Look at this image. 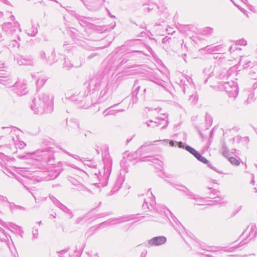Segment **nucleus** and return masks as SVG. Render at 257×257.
Returning <instances> with one entry per match:
<instances>
[{
    "label": "nucleus",
    "instance_id": "1",
    "mask_svg": "<svg viewBox=\"0 0 257 257\" xmlns=\"http://www.w3.org/2000/svg\"><path fill=\"white\" fill-rule=\"evenodd\" d=\"M31 109L37 114L48 113L52 111L53 97L47 92H42L37 94L33 100Z\"/></svg>",
    "mask_w": 257,
    "mask_h": 257
},
{
    "label": "nucleus",
    "instance_id": "2",
    "mask_svg": "<svg viewBox=\"0 0 257 257\" xmlns=\"http://www.w3.org/2000/svg\"><path fill=\"white\" fill-rule=\"evenodd\" d=\"M3 30L6 33V36L3 38L1 35L0 41L6 40L9 41V46L12 47L19 48L22 42L21 30L17 22H8L3 25Z\"/></svg>",
    "mask_w": 257,
    "mask_h": 257
},
{
    "label": "nucleus",
    "instance_id": "3",
    "mask_svg": "<svg viewBox=\"0 0 257 257\" xmlns=\"http://www.w3.org/2000/svg\"><path fill=\"white\" fill-rule=\"evenodd\" d=\"M204 72L206 74L211 76H215V77L220 80H224L227 79L230 73L229 71L226 70H220L219 68H215L212 66H209L206 67L204 70Z\"/></svg>",
    "mask_w": 257,
    "mask_h": 257
},
{
    "label": "nucleus",
    "instance_id": "4",
    "mask_svg": "<svg viewBox=\"0 0 257 257\" xmlns=\"http://www.w3.org/2000/svg\"><path fill=\"white\" fill-rule=\"evenodd\" d=\"M85 93L86 92L84 90L79 92H76L69 97L72 101L80 104L81 107L87 108L91 105V103L88 102L89 99Z\"/></svg>",
    "mask_w": 257,
    "mask_h": 257
},
{
    "label": "nucleus",
    "instance_id": "5",
    "mask_svg": "<svg viewBox=\"0 0 257 257\" xmlns=\"http://www.w3.org/2000/svg\"><path fill=\"white\" fill-rule=\"evenodd\" d=\"M34 155L37 158L36 159L39 161H43L49 164H52L53 162V153L49 149L38 150L34 153Z\"/></svg>",
    "mask_w": 257,
    "mask_h": 257
},
{
    "label": "nucleus",
    "instance_id": "6",
    "mask_svg": "<svg viewBox=\"0 0 257 257\" xmlns=\"http://www.w3.org/2000/svg\"><path fill=\"white\" fill-rule=\"evenodd\" d=\"M6 76L11 79L9 76ZM11 80H12V79H11ZM12 83V81H11V83L8 87L12 86V85H11ZM7 86L8 87V86ZM13 87H14L13 90L18 95L22 96L26 94L27 92V82L24 79H18L14 83V85H13Z\"/></svg>",
    "mask_w": 257,
    "mask_h": 257
},
{
    "label": "nucleus",
    "instance_id": "7",
    "mask_svg": "<svg viewBox=\"0 0 257 257\" xmlns=\"http://www.w3.org/2000/svg\"><path fill=\"white\" fill-rule=\"evenodd\" d=\"M223 87L229 97L235 98L238 95V88L236 82L233 81L225 82Z\"/></svg>",
    "mask_w": 257,
    "mask_h": 257
},
{
    "label": "nucleus",
    "instance_id": "8",
    "mask_svg": "<svg viewBox=\"0 0 257 257\" xmlns=\"http://www.w3.org/2000/svg\"><path fill=\"white\" fill-rule=\"evenodd\" d=\"M179 148H184L190 154L193 155L198 161L203 163L204 164H207L208 163V161L205 158L202 156L199 152L190 146L185 145L183 143L180 142V143H179Z\"/></svg>",
    "mask_w": 257,
    "mask_h": 257
},
{
    "label": "nucleus",
    "instance_id": "9",
    "mask_svg": "<svg viewBox=\"0 0 257 257\" xmlns=\"http://www.w3.org/2000/svg\"><path fill=\"white\" fill-rule=\"evenodd\" d=\"M167 117L168 115L164 114H163V117H157L155 118V120H149L148 121L146 122V124L148 126H151L152 127H155L164 124L163 126L162 127V129H163L166 127L168 125V121L167 119Z\"/></svg>",
    "mask_w": 257,
    "mask_h": 257
},
{
    "label": "nucleus",
    "instance_id": "10",
    "mask_svg": "<svg viewBox=\"0 0 257 257\" xmlns=\"http://www.w3.org/2000/svg\"><path fill=\"white\" fill-rule=\"evenodd\" d=\"M102 79V77L100 75L95 76L92 78L89 82V89L93 90L99 89L103 82Z\"/></svg>",
    "mask_w": 257,
    "mask_h": 257
},
{
    "label": "nucleus",
    "instance_id": "11",
    "mask_svg": "<svg viewBox=\"0 0 257 257\" xmlns=\"http://www.w3.org/2000/svg\"><path fill=\"white\" fill-rule=\"evenodd\" d=\"M130 220L128 217H120L107 220L99 224V226H106L119 224Z\"/></svg>",
    "mask_w": 257,
    "mask_h": 257
},
{
    "label": "nucleus",
    "instance_id": "12",
    "mask_svg": "<svg viewBox=\"0 0 257 257\" xmlns=\"http://www.w3.org/2000/svg\"><path fill=\"white\" fill-rule=\"evenodd\" d=\"M248 230V235H246L247 238H248V240H251V239L254 238L256 234H257V228L256 227V225L253 223L250 224L248 226L246 229L242 232V233L240 236V238H243L245 233Z\"/></svg>",
    "mask_w": 257,
    "mask_h": 257
},
{
    "label": "nucleus",
    "instance_id": "13",
    "mask_svg": "<svg viewBox=\"0 0 257 257\" xmlns=\"http://www.w3.org/2000/svg\"><path fill=\"white\" fill-rule=\"evenodd\" d=\"M16 59L20 65H33L34 63L33 59L30 55L18 56Z\"/></svg>",
    "mask_w": 257,
    "mask_h": 257
},
{
    "label": "nucleus",
    "instance_id": "14",
    "mask_svg": "<svg viewBox=\"0 0 257 257\" xmlns=\"http://www.w3.org/2000/svg\"><path fill=\"white\" fill-rule=\"evenodd\" d=\"M166 240V238L165 236H156L149 240L148 244L150 246H158L165 243Z\"/></svg>",
    "mask_w": 257,
    "mask_h": 257
},
{
    "label": "nucleus",
    "instance_id": "15",
    "mask_svg": "<svg viewBox=\"0 0 257 257\" xmlns=\"http://www.w3.org/2000/svg\"><path fill=\"white\" fill-rule=\"evenodd\" d=\"M181 187L182 188L181 189L178 188V189L186 191V195L188 196L190 198L196 200L198 202L197 205H204V201L202 198L198 197L197 195L192 193L186 187L182 186H181Z\"/></svg>",
    "mask_w": 257,
    "mask_h": 257
},
{
    "label": "nucleus",
    "instance_id": "16",
    "mask_svg": "<svg viewBox=\"0 0 257 257\" xmlns=\"http://www.w3.org/2000/svg\"><path fill=\"white\" fill-rule=\"evenodd\" d=\"M140 88V85L139 84V81H136L135 82L133 86V91L132 93V103L135 104L138 102V98L137 95L139 93V91Z\"/></svg>",
    "mask_w": 257,
    "mask_h": 257
},
{
    "label": "nucleus",
    "instance_id": "17",
    "mask_svg": "<svg viewBox=\"0 0 257 257\" xmlns=\"http://www.w3.org/2000/svg\"><path fill=\"white\" fill-rule=\"evenodd\" d=\"M64 60L65 61L64 63L63 68H65L66 70H69L73 67H80L82 64V61L81 60H80L79 62H73V63H71V62L68 59L65 58Z\"/></svg>",
    "mask_w": 257,
    "mask_h": 257
},
{
    "label": "nucleus",
    "instance_id": "18",
    "mask_svg": "<svg viewBox=\"0 0 257 257\" xmlns=\"http://www.w3.org/2000/svg\"><path fill=\"white\" fill-rule=\"evenodd\" d=\"M4 63H0V69L4 67ZM4 74L0 71V83H2L6 86H9L11 83V79L7 76H4Z\"/></svg>",
    "mask_w": 257,
    "mask_h": 257
},
{
    "label": "nucleus",
    "instance_id": "19",
    "mask_svg": "<svg viewBox=\"0 0 257 257\" xmlns=\"http://www.w3.org/2000/svg\"><path fill=\"white\" fill-rule=\"evenodd\" d=\"M151 195V197H150L147 199H144V202L142 205V207L144 210H146V209H149L151 210V209L149 207V204L150 205L151 208H153L156 204L154 200V197L152 193Z\"/></svg>",
    "mask_w": 257,
    "mask_h": 257
},
{
    "label": "nucleus",
    "instance_id": "20",
    "mask_svg": "<svg viewBox=\"0 0 257 257\" xmlns=\"http://www.w3.org/2000/svg\"><path fill=\"white\" fill-rule=\"evenodd\" d=\"M109 89V87L108 86V84H107L105 87L101 91V92L99 94V96L98 99V103H100L101 102H104L105 100H106L107 98V91Z\"/></svg>",
    "mask_w": 257,
    "mask_h": 257
},
{
    "label": "nucleus",
    "instance_id": "21",
    "mask_svg": "<svg viewBox=\"0 0 257 257\" xmlns=\"http://www.w3.org/2000/svg\"><path fill=\"white\" fill-rule=\"evenodd\" d=\"M38 24H34L32 22L31 28L26 30L27 31L28 35L32 37L35 36L38 33Z\"/></svg>",
    "mask_w": 257,
    "mask_h": 257
},
{
    "label": "nucleus",
    "instance_id": "22",
    "mask_svg": "<svg viewBox=\"0 0 257 257\" xmlns=\"http://www.w3.org/2000/svg\"><path fill=\"white\" fill-rule=\"evenodd\" d=\"M76 18L79 24L83 27L86 26L89 21L91 20V18L89 17H84L80 16L76 17Z\"/></svg>",
    "mask_w": 257,
    "mask_h": 257
},
{
    "label": "nucleus",
    "instance_id": "23",
    "mask_svg": "<svg viewBox=\"0 0 257 257\" xmlns=\"http://www.w3.org/2000/svg\"><path fill=\"white\" fill-rule=\"evenodd\" d=\"M9 226L10 227L13 229V231H15V232L19 234L21 237L23 236L24 231L20 226H18L16 224L13 223H10Z\"/></svg>",
    "mask_w": 257,
    "mask_h": 257
},
{
    "label": "nucleus",
    "instance_id": "24",
    "mask_svg": "<svg viewBox=\"0 0 257 257\" xmlns=\"http://www.w3.org/2000/svg\"><path fill=\"white\" fill-rule=\"evenodd\" d=\"M57 204L58 205L57 206L64 212L68 213L69 215L70 218H72L73 217V214L69 209H68L66 206L62 204L60 202V203L57 202Z\"/></svg>",
    "mask_w": 257,
    "mask_h": 257
},
{
    "label": "nucleus",
    "instance_id": "25",
    "mask_svg": "<svg viewBox=\"0 0 257 257\" xmlns=\"http://www.w3.org/2000/svg\"><path fill=\"white\" fill-rule=\"evenodd\" d=\"M55 62H56L55 59V54L54 51H52L51 52H49L47 59H46V62L51 65Z\"/></svg>",
    "mask_w": 257,
    "mask_h": 257
},
{
    "label": "nucleus",
    "instance_id": "26",
    "mask_svg": "<svg viewBox=\"0 0 257 257\" xmlns=\"http://www.w3.org/2000/svg\"><path fill=\"white\" fill-rule=\"evenodd\" d=\"M246 57L241 56L239 62V65H242L244 68L248 67L251 63L250 61L246 60Z\"/></svg>",
    "mask_w": 257,
    "mask_h": 257
},
{
    "label": "nucleus",
    "instance_id": "27",
    "mask_svg": "<svg viewBox=\"0 0 257 257\" xmlns=\"http://www.w3.org/2000/svg\"><path fill=\"white\" fill-rule=\"evenodd\" d=\"M249 75L251 79L257 80V64L251 68Z\"/></svg>",
    "mask_w": 257,
    "mask_h": 257
},
{
    "label": "nucleus",
    "instance_id": "28",
    "mask_svg": "<svg viewBox=\"0 0 257 257\" xmlns=\"http://www.w3.org/2000/svg\"><path fill=\"white\" fill-rule=\"evenodd\" d=\"M246 243V242H243V241L242 240L241 242H240V243L238 245L231 246L228 248H226V247H223L221 248H222L221 249L224 251L231 252L234 249L238 248L239 246L243 245V244H244Z\"/></svg>",
    "mask_w": 257,
    "mask_h": 257
},
{
    "label": "nucleus",
    "instance_id": "29",
    "mask_svg": "<svg viewBox=\"0 0 257 257\" xmlns=\"http://www.w3.org/2000/svg\"><path fill=\"white\" fill-rule=\"evenodd\" d=\"M219 46H213L212 45H208L204 49H205V51L208 53H215L219 50Z\"/></svg>",
    "mask_w": 257,
    "mask_h": 257
},
{
    "label": "nucleus",
    "instance_id": "30",
    "mask_svg": "<svg viewBox=\"0 0 257 257\" xmlns=\"http://www.w3.org/2000/svg\"><path fill=\"white\" fill-rule=\"evenodd\" d=\"M213 32V29L211 27L204 28L201 34L206 37H209L211 36Z\"/></svg>",
    "mask_w": 257,
    "mask_h": 257
},
{
    "label": "nucleus",
    "instance_id": "31",
    "mask_svg": "<svg viewBox=\"0 0 257 257\" xmlns=\"http://www.w3.org/2000/svg\"><path fill=\"white\" fill-rule=\"evenodd\" d=\"M151 143H146L145 144L143 145L140 148H139L136 151V153L137 154L141 155L143 152L145 151H147V150H145V148L152 145Z\"/></svg>",
    "mask_w": 257,
    "mask_h": 257
},
{
    "label": "nucleus",
    "instance_id": "32",
    "mask_svg": "<svg viewBox=\"0 0 257 257\" xmlns=\"http://www.w3.org/2000/svg\"><path fill=\"white\" fill-rule=\"evenodd\" d=\"M2 129L6 130V133H10L12 137H13V135L16 134V132L19 131L11 127H3Z\"/></svg>",
    "mask_w": 257,
    "mask_h": 257
},
{
    "label": "nucleus",
    "instance_id": "33",
    "mask_svg": "<svg viewBox=\"0 0 257 257\" xmlns=\"http://www.w3.org/2000/svg\"><path fill=\"white\" fill-rule=\"evenodd\" d=\"M117 105V104L114 105L113 106H112L110 107V108H111V107H113L115 106V105ZM108 110V108H107V109H105V110L103 111V114H105V113H106V114H105V115H115V114H116V113L117 112H118V111H123V109H121V110H117V111H116V112H115V111H114V110H109L108 111H107H107Z\"/></svg>",
    "mask_w": 257,
    "mask_h": 257
},
{
    "label": "nucleus",
    "instance_id": "34",
    "mask_svg": "<svg viewBox=\"0 0 257 257\" xmlns=\"http://www.w3.org/2000/svg\"><path fill=\"white\" fill-rule=\"evenodd\" d=\"M254 94L252 93H250L248 96L247 99L245 101V103L246 104H249L254 100Z\"/></svg>",
    "mask_w": 257,
    "mask_h": 257
},
{
    "label": "nucleus",
    "instance_id": "35",
    "mask_svg": "<svg viewBox=\"0 0 257 257\" xmlns=\"http://www.w3.org/2000/svg\"><path fill=\"white\" fill-rule=\"evenodd\" d=\"M153 81L154 83H156L157 84H158V85H159L160 86H162L163 87H165L166 82H165V81H164V80H163L162 79L156 78Z\"/></svg>",
    "mask_w": 257,
    "mask_h": 257
},
{
    "label": "nucleus",
    "instance_id": "36",
    "mask_svg": "<svg viewBox=\"0 0 257 257\" xmlns=\"http://www.w3.org/2000/svg\"><path fill=\"white\" fill-rule=\"evenodd\" d=\"M13 140L15 143V145L18 147L20 149H23L26 146V144H25L23 142H19L17 143V141L15 140L14 137H12Z\"/></svg>",
    "mask_w": 257,
    "mask_h": 257
},
{
    "label": "nucleus",
    "instance_id": "37",
    "mask_svg": "<svg viewBox=\"0 0 257 257\" xmlns=\"http://www.w3.org/2000/svg\"><path fill=\"white\" fill-rule=\"evenodd\" d=\"M32 239L35 240L38 238V228H36L35 226L33 227V230L32 231Z\"/></svg>",
    "mask_w": 257,
    "mask_h": 257
},
{
    "label": "nucleus",
    "instance_id": "38",
    "mask_svg": "<svg viewBox=\"0 0 257 257\" xmlns=\"http://www.w3.org/2000/svg\"><path fill=\"white\" fill-rule=\"evenodd\" d=\"M77 190L79 191H88L90 192V190L87 189L86 187H85L84 185L80 183L77 187Z\"/></svg>",
    "mask_w": 257,
    "mask_h": 257
},
{
    "label": "nucleus",
    "instance_id": "39",
    "mask_svg": "<svg viewBox=\"0 0 257 257\" xmlns=\"http://www.w3.org/2000/svg\"><path fill=\"white\" fill-rule=\"evenodd\" d=\"M228 160L232 165H234L235 166H238L240 164V162L239 161V160H238L237 159L234 157L229 158Z\"/></svg>",
    "mask_w": 257,
    "mask_h": 257
},
{
    "label": "nucleus",
    "instance_id": "40",
    "mask_svg": "<svg viewBox=\"0 0 257 257\" xmlns=\"http://www.w3.org/2000/svg\"><path fill=\"white\" fill-rule=\"evenodd\" d=\"M46 79L45 78H39L37 81V85L39 87L42 86L45 83Z\"/></svg>",
    "mask_w": 257,
    "mask_h": 257
},
{
    "label": "nucleus",
    "instance_id": "41",
    "mask_svg": "<svg viewBox=\"0 0 257 257\" xmlns=\"http://www.w3.org/2000/svg\"><path fill=\"white\" fill-rule=\"evenodd\" d=\"M61 150L62 151V152H63L64 153H65V154H67L68 155L70 156H71L73 158H74L75 159L77 160H80V158L79 156H77V155H73L72 154H70V153H69L68 152L66 151L65 150H64V149H62L61 148Z\"/></svg>",
    "mask_w": 257,
    "mask_h": 257
},
{
    "label": "nucleus",
    "instance_id": "42",
    "mask_svg": "<svg viewBox=\"0 0 257 257\" xmlns=\"http://www.w3.org/2000/svg\"><path fill=\"white\" fill-rule=\"evenodd\" d=\"M189 100L193 103H196L198 100V98L196 94H191L189 96Z\"/></svg>",
    "mask_w": 257,
    "mask_h": 257
},
{
    "label": "nucleus",
    "instance_id": "43",
    "mask_svg": "<svg viewBox=\"0 0 257 257\" xmlns=\"http://www.w3.org/2000/svg\"><path fill=\"white\" fill-rule=\"evenodd\" d=\"M69 248H67L65 249H64L63 250H60V251H57V253H58V256L59 257H65L64 254L68 252Z\"/></svg>",
    "mask_w": 257,
    "mask_h": 257
},
{
    "label": "nucleus",
    "instance_id": "44",
    "mask_svg": "<svg viewBox=\"0 0 257 257\" xmlns=\"http://www.w3.org/2000/svg\"><path fill=\"white\" fill-rule=\"evenodd\" d=\"M143 9L145 11H147L148 12H150L151 10L153 9V7L150 5H147L145 4H143Z\"/></svg>",
    "mask_w": 257,
    "mask_h": 257
},
{
    "label": "nucleus",
    "instance_id": "45",
    "mask_svg": "<svg viewBox=\"0 0 257 257\" xmlns=\"http://www.w3.org/2000/svg\"><path fill=\"white\" fill-rule=\"evenodd\" d=\"M49 52L46 53L44 51H41L40 52V56L41 59L44 60L46 61V59H47Z\"/></svg>",
    "mask_w": 257,
    "mask_h": 257
},
{
    "label": "nucleus",
    "instance_id": "46",
    "mask_svg": "<svg viewBox=\"0 0 257 257\" xmlns=\"http://www.w3.org/2000/svg\"><path fill=\"white\" fill-rule=\"evenodd\" d=\"M10 52L8 49L5 48L3 51H1L0 53V57H3L5 55H6L7 56L10 55Z\"/></svg>",
    "mask_w": 257,
    "mask_h": 257
},
{
    "label": "nucleus",
    "instance_id": "47",
    "mask_svg": "<svg viewBox=\"0 0 257 257\" xmlns=\"http://www.w3.org/2000/svg\"><path fill=\"white\" fill-rule=\"evenodd\" d=\"M69 180L71 182V183L76 187H77L80 184V182L74 178H71Z\"/></svg>",
    "mask_w": 257,
    "mask_h": 257
},
{
    "label": "nucleus",
    "instance_id": "48",
    "mask_svg": "<svg viewBox=\"0 0 257 257\" xmlns=\"http://www.w3.org/2000/svg\"><path fill=\"white\" fill-rule=\"evenodd\" d=\"M0 203H9L8 200L6 197L0 195Z\"/></svg>",
    "mask_w": 257,
    "mask_h": 257
},
{
    "label": "nucleus",
    "instance_id": "49",
    "mask_svg": "<svg viewBox=\"0 0 257 257\" xmlns=\"http://www.w3.org/2000/svg\"><path fill=\"white\" fill-rule=\"evenodd\" d=\"M9 204H10L9 207L12 211L15 210V209H17V205L15 204L14 203H10L9 202Z\"/></svg>",
    "mask_w": 257,
    "mask_h": 257
},
{
    "label": "nucleus",
    "instance_id": "50",
    "mask_svg": "<svg viewBox=\"0 0 257 257\" xmlns=\"http://www.w3.org/2000/svg\"><path fill=\"white\" fill-rule=\"evenodd\" d=\"M50 198L51 200L53 201V202L55 204V205L56 206H57V205H58L57 202L58 203H60V201L59 200H58L54 196H50Z\"/></svg>",
    "mask_w": 257,
    "mask_h": 257
},
{
    "label": "nucleus",
    "instance_id": "51",
    "mask_svg": "<svg viewBox=\"0 0 257 257\" xmlns=\"http://www.w3.org/2000/svg\"><path fill=\"white\" fill-rule=\"evenodd\" d=\"M100 7V4L96 3L94 6V8H88L89 10L91 11H97Z\"/></svg>",
    "mask_w": 257,
    "mask_h": 257
},
{
    "label": "nucleus",
    "instance_id": "52",
    "mask_svg": "<svg viewBox=\"0 0 257 257\" xmlns=\"http://www.w3.org/2000/svg\"><path fill=\"white\" fill-rule=\"evenodd\" d=\"M180 142H174L173 141H171L169 143L170 144V145L172 147H174V146H175L176 145H177L179 147V143H180Z\"/></svg>",
    "mask_w": 257,
    "mask_h": 257
},
{
    "label": "nucleus",
    "instance_id": "53",
    "mask_svg": "<svg viewBox=\"0 0 257 257\" xmlns=\"http://www.w3.org/2000/svg\"><path fill=\"white\" fill-rule=\"evenodd\" d=\"M238 44H240L241 45H246V41L245 40H240L238 42Z\"/></svg>",
    "mask_w": 257,
    "mask_h": 257
},
{
    "label": "nucleus",
    "instance_id": "54",
    "mask_svg": "<svg viewBox=\"0 0 257 257\" xmlns=\"http://www.w3.org/2000/svg\"><path fill=\"white\" fill-rule=\"evenodd\" d=\"M207 165V166L211 168V169L213 170L214 171L216 172H218V171L216 170V168L214 167L209 162L206 164Z\"/></svg>",
    "mask_w": 257,
    "mask_h": 257
},
{
    "label": "nucleus",
    "instance_id": "55",
    "mask_svg": "<svg viewBox=\"0 0 257 257\" xmlns=\"http://www.w3.org/2000/svg\"><path fill=\"white\" fill-rule=\"evenodd\" d=\"M91 133L89 131H86L85 134L84 136L85 137H90L91 136Z\"/></svg>",
    "mask_w": 257,
    "mask_h": 257
},
{
    "label": "nucleus",
    "instance_id": "56",
    "mask_svg": "<svg viewBox=\"0 0 257 257\" xmlns=\"http://www.w3.org/2000/svg\"><path fill=\"white\" fill-rule=\"evenodd\" d=\"M214 202H216L217 204H222L223 203V202H221L220 201V200H219V198H218L217 199H215L214 201H213Z\"/></svg>",
    "mask_w": 257,
    "mask_h": 257
},
{
    "label": "nucleus",
    "instance_id": "57",
    "mask_svg": "<svg viewBox=\"0 0 257 257\" xmlns=\"http://www.w3.org/2000/svg\"><path fill=\"white\" fill-rule=\"evenodd\" d=\"M84 219L83 217H79L77 219V220H76V222L77 223H79V222H80L83 219Z\"/></svg>",
    "mask_w": 257,
    "mask_h": 257
},
{
    "label": "nucleus",
    "instance_id": "58",
    "mask_svg": "<svg viewBox=\"0 0 257 257\" xmlns=\"http://www.w3.org/2000/svg\"><path fill=\"white\" fill-rule=\"evenodd\" d=\"M147 251L142 252L141 254V257H145L147 255Z\"/></svg>",
    "mask_w": 257,
    "mask_h": 257
},
{
    "label": "nucleus",
    "instance_id": "59",
    "mask_svg": "<svg viewBox=\"0 0 257 257\" xmlns=\"http://www.w3.org/2000/svg\"><path fill=\"white\" fill-rule=\"evenodd\" d=\"M17 209H18L21 210H25V208L24 207L19 206V205H17Z\"/></svg>",
    "mask_w": 257,
    "mask_h": 257
},
{
    "label": "nucleus",
    "instance_id": "60",
    "mask_svg": "<svg viewBox=\"0 0 257 257\" xmlns=\"http://www.w3.org/2000/svg\"><path fill=\"white\" fill-rule=\"evenodd\" d=\"M228 153V151L226 150V149H225V150L222 153V154L224 156H226V155Z\"/></svg>",
    "mask_w": 257,
    "mask_h": 257
},
{
    "label": "nucleus",
    "instance_id": "61",
    "mask_svg": "<svg viewBox=\"0 0 257 257\" xmlns=\"http://www.w3.org/2000/svg\"><path fill=\"white\" fill-rule=\"evenodd\" d=\"M0 223L3 226H5V223L0 219Z\"/></svg>",
    "mask_w": 257,
    "mask_h": 257
},
{
    "label": "nucleus",
    "instance_id": "62",
    "mask_svg": "<svg viewBox=\"0 0 257 257\" xmlns=\"http://www.w3.org/2000/svg\"><path fill=\"white\" fill-rule=\"evenodd\" d=\"M4 232H5V230L0 227V232L2 233H4Z\"/></svg>",
    "mask_w": 257,
    "mask_h": 257
},
{
    "label": "nucleus",
    "instance_id": "63",
    "mask_svg": "<svg viewBox=\"0 0 257 257\" xmlns=\"http://www.w3.org/2000/svg\"><path fill=\"white\" fill-rule=\"evenodd\" d=\"M10 18H11V20L12 21H13L14 20V19H15V17H14V16H13V15H12V16H11V17H10Z\"/></svg>",
    "mask_w": 257,
    "mask_h": 257
},
{
    "label": "nucleus",
    "instance_id": "64",
    "mask_svg": "<svg viewBox=\"0 0 257 257\" xmlns=\"http://www.w3.org/2000/svg\"><path fill=\"white\" fill-rule=\"evenodd\" d=\"M186 57V54H184L183 55V59L185 61H186V59H185Z\"/></svg>",
    "mask_w": 257,
    "mask_h": 257
}]
</instances>
